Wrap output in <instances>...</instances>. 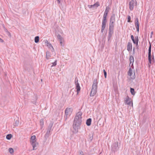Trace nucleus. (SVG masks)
I'll return each mask as SVG.
<instances>
[{"mask_svg":"<svg viewBox=\"0 0 155 155\" xmlns=\"http://www.w3.org/2000/svg\"><path fill=\"white\" fill-rule=\"evenodd\" d=\"M82 113L81 111L78 112L75 117L73 124V130L74 133L76 134L78 132V130L80 128L81 124Z\"/></svg>","mask_w":155,"mask_h":155,"instance_id":"obj_1","label":"nucleus"},{"mask_svg":"<svg viewBox=\"0 0 155 155\" xmlns=\"http://www.w3.org/2000/svg\"><path fill=\"white\" fill-rule=\"evenodd\" d=\"M97 84L98 82L97 81V79H94L92 85V87L90 93V96H94L97 93Z\"/></svg>","mask_w":155,"mask_h":155,"instance_id":"obj_2","label":"nucleus"},{"mask_svg":"<svg viewBox=\"0 0 155 155\" xmlns=\"http://www.w3.org/2000/svg\"><path fill=\"white\" fill-rule=\"evenodd\" d=\"M128 75L130 77L131 79H134L135 77V72L133 67L132 68H130L128 71Z\"/></svg>","mask_w":155,"mask_h":155,"instance_id":"obj_3","label":"nucleus"},{"mask_svg":"<svg viewBox=\"0 0 155 155\" xmlns=\"http://www.w3.org/2000/svg\"><path fill=\"white\" fill-rule=\"evenodd\" d=\"M115 14H113L111 16L110 22V26L109 28L110 29H113L114 27V23L115 21Z\"/></svg>","mask_w":155,"mask_h":155,"instance_id":"obj_4","label":"nucleus"},{"mask_svg":"<svg viewBox=\"0 0 155 155\" xmlns=\"http://www.w3.org/2000/svg\"><path fill=\"white\" fill-rule=\"evenodd\" d=\"M72 108H67L65 111V119L67 120L68 118L70 116L72 113Z\"/></svg>","mask_w":155,"mask_h":155,"instance_id":"obj_5","label":"nucleus"},{"mask_svg":"<svg viewBox=\"0 0 155 155\" xmlns=\"http://www.w3.org/2000/svg\"><path fill=\"white\" fill-rule=\"evenodd\" d=\"M124 101L125 104L130 105L131 104V106H133V104L131 98L127 96L126 97L124 98Z\"/></svg>","mask_w":155,"mask_h":155,"instance_id":"obj_6","label":"nucleus"},{"mask_svg":"<svg viewBox=\"0 0 155 155\" xmlns=\"http://www.w3.org/2000/svg\"><path fill=\"white\" fill-rule=\"evenodd\" d=\"M74 83L76 85V89L77 94H78L80 91L81 87L80 86L78 82V79L77 78L75 79Z\"/></svg>","mask_w":155,"mask_h":155,"instance_id":"obj_7","label":"nucleus"},{"mask_svg":"<svg viewBox=\"0 0 155 155\" xmlns=\"http://www.w3.org/2000/svg\"><path fill=\"white\" fill-rule=\"evenodd\" d=\"M53 124H50L49 125L48 127V128L47 130V132L45 135V137L46 138H48L50 133V132L51 130V128L52 127Z\"/></svg>","mask_w":155,"mask_h":155,"instance_id":"obj_8","label":"nucleus"},{"mask_svg":"<svg viewBox=\"0 0 155 155\" xmlns=\"http://www.w3.org/2000/svg\"><path fill=\"white\" fill-rule=\"evenodd\" d=\"M131 38L132 40L133 41V43L134 44H136L137 46L138 45L139 40L138 37L136 36L135 37V38H134L133 35H132L131 36Z\"/></svg>","mask_w":155,"mask_h":155,"instance_id":"obj_9","label":"nucleus"},{"mask_svg":"<svg viewBox=\"0 0 155 155\" xmlns=\"http://www.w3.org/2000/svg\"><path fill=\"white\" fill-rule=\"evenodd\" d=\"M57 38L60 41V45L62 46H63L64 45L63 44L64 42V39L60 35H57Z\"/></svg>","mask_w":155,"mask_h":155,"instance_id":"obj_10","label":"nucleus"},{"mask_svg":"<svg viewBox=\"0 0 155 155\" xmlns=\"http://www.w3.org/2000/svg\"><path fill=\"white\" fill-rule=\"evenodd\" d=\"M136 3H135L134 1L133 0H131L129 2V8L130 10L132 11L134 8V6Z\"/></svg>","mask_w":155,"mask_h":155,"instance_id":"obj_11","label":"nucleus"},{"mask_svg":"<svg viewBox=\"0 0 155 155\" xmlns=\"http://www.w3.org/2000/svg\"><path fill=\"white\" fill-rule=\"evenodd\" d=\"M100 6V4L98 2H97L96 3L94 4L93 5H87V7L88 8H90L91 9L93 8H97V7H98Z\"/></svg>","mask_w":155,"mask_h":155,"instance_id":"obj_12","label":"nucleus"},{"mask_svg":"<svg viewBox=\"0 0 155 155\" xmlns=\"http://www.w3.org/2000/svg\"><path fill=\"white\" fill-rule=\"evenodd\" d=\"M110 9V8L109 6L106 7L103 15V18L106 19L108 12Z\"/></svg>","mask_w":155,"mask_h":155,"instance_id":"obj_13","label":"nucleus"},{"mask_svg":"<svg viewBox=\"0 0 155 155\" xmlns=\"http://www.w3.org/2000/svg\"><path fill=\"white\" fill-rule=\"evenodd\" d=\"M31 143L33 147V150H35L37 149L38 145V143L37 142H33L32 143Z\"/></svg>","mask_w":155,"mask_h":155,"instance_id":"obj_14","label":"nucleus"},{"mask_svg":"<svg viewBox=\"0 0 155 155\" xmlns=\"http://www.w3.org/2000/svg\"><path fill=\"white\" fill-rule=\"evenodd\" d=\"M113 29H110L109 28V31L108 34V41H109L110 39L112 34L113 33Z\"/></svg>","mask_w":155,"mask_h":155,"instance_id":"obj_15","label":"nucleus"},{"mask_svg":"<svg viewBox=\"0 0 155 155\" xmlns=\"http://www.w3.org/2000/svg\"><path fill=\"white\" fill-rule=\"evenodd\" d=\"M127 49L129 51H131L132 49V44L130 42H128L127 45Z\"/></svg>","mask_w":155,"mask_h":155,"instance_id":"obj_16","label":"nucleus"},{"mask_svg":"<svg viewBox=\"0 0 155 155\" xmlns=\"http://www.w3.org/2000/svg\"><path fill=\"white\" fill-rule=\"evenodd\" d=\"M107 21L106 19L103 18L102 21V26L101 28L104 29L105 27Z\"/></svg>","mask_w":155,"mask_h":155,"instance_id":"obj_17","label":"nucleus"},{"mask_svg":"<svg viewBox=\"0 0 155 155\" xmlns=\"http://www.w3.org/2000/svg\"><path fill=\"white\" fill-rule=\"evenodd\" d=\"M45 43H46V45L49 48H52L53 49H54V48L51 45V44L49 42H48L47 40H46L45 41Z\"/></svg>","mask_w":155,"mask_h":155,"instance_id":"obj_18","label":"nucleus"},{"mask_svg":"<svg viewBox=\"0 0 155 155\" xmlns=\"http://www.w3.org/2000/svg\"><path fill=\"white\" fill-rule=\"evenodd\" d=\"M35 142L36 141V137L35 135H33L31 137L30 143H32L33 142Z\"/></svg>","mask_w":155,"mask_h":155,"instance_id":"obj_19","label":"nucleus"},{"mask_svg":"<svg viewBox=\"0 0 155 155\" xmlns=\"http://www.w3.org/2000/svg\"><path fill=\"white\" fill-rule=\"evenodd\" d=\"M129 59L130 61V64L132 63V65L133 66V63L134 61V59L133 56H130Z\"/></svg>","mask_w":155,"mask_h":155,"instance_id":"obj_20","label":"nucleus"},{"mask_svg":"<svg viewBox=\"0 0 155 155\" xmlns=\"http://www.w3.org/2000/svg\"><path fill=\"white\" fill-rule=\"evenodd\" d=\"M91 118H89L87 119L86 121V124L88 126H89L91 124Z\"/></svg>","mask_w":155,"mask_h":155,"instance_id":"obj_21","label":"nucleus"},{"mask_svg":"<svg viewBox=\"0 0 155 155\" xmlns=\"http://www.w3.org/2000/svg\"><path fill=\"white\" fill-rule=\"evenodd\" d=\"M135 26L138 32L139 31V22H135Z\"/></svg>","mask_w":155,"mask_h":155,"instance_id":"obj_22","label":"nucleus"},{"mask_svg":"<svg viewBox=\"0 0 155 155\" xmlns=\"http://www.w3.org/2000/svg\"><path fill=\"white\" fill-rule=\"evenodd\" d=\"M51 57L50 53L48 51H47L46 54V58L47 59H48Z\"/></svg>","mask_w":155,"mask_h":155,"instance_id":"obj_23","label":"nucleus"},{"mask_svg":"<svg viewBox=\"0 0 155 155\" xmlns=\"http://www.w3.org/2000/svg\"><path fill=\"white\" fill-rule=\"evenodd\" d=\"M19 122L18 120H16L15 121V122L13 124V125L14 126H17L19 124Z\"/></svg>","mask_w":155,"mask_h":155,"instance_id":"obj_24","label":"nucleus"},{"mask_svg":"<svg viewBox=\"0 0 155 155\" xmlns=\"http://www.w3.org/2000/svg\"><path fill=\"white\" fill-rule=\"evenodd\" d=\"M40 123L41 126V128H42L43 127V125H44V120L43 119H42L40 120Z\"/></svg>","mask_w":155,"mask_h":155,"instance_id":"obj_25","label":"nucleus"},{"mask_svg":"<svg viewBox=\"0 0 155 155\" xmlns=\"http://www.w3.org/2000/svg\"><path fill=\"white\" fill-rule=\"evenodd\" d=\"M151 45L150 43V46L149 48L148 49V55H151Z\"/></svg>","mask_w":155,"mask_h":155,"instance_id":"obj_26","label":"nucleus"},{"mask_svg":"<svg viewBox=\"0 0 155 155\" xmlns=\"http://www.w3.org/2000/svg\"><path fill=\"white\" fill-rule=\"evenodd\" d=\"M39 40V37L37 36L35 37V43H37L38 42Z\"/></svg>","mask_w":155,"mask_h":155,"instance_id":"obj_27","label":"nucleus"},{"mask_svg":"<svg viewBox=\"0 0 155 155\" xmlns=\"http://www.w3.org/2000/svg\"><path fill=\"white\" fill-rule=\"evenodd\" d=\"M12 137V135L11 134H8L6 137V138L7 139L9 140Z\"/></svg>","mask_w":155,"mask_h":155,"instance_id":"obj_28","label":"nucleus"},{"mask_svg":"<svg viewBox=\"0 0 155 155\" xmlns=\"http://www.w3.org/2000/svg\"><path fill=\"white\" fill-rule=\"evenodd\" d=\"M130 92L132 95H134L135 94V93L134 92V88H130Z\"/></svg>","mask_w":155,"mask_h":155,"instance_id":"obj_29","label":"nucleus"},{"mask_svg":"<svg viewBox=\"0 0 155 155\" xmlns=\"http://www.w3.org/2000/svg\"><path fill=\"white\" fill-rule=\"evenodd\" d=\"M9 151L10 153L12 154L14 152V150L12 148H10L9 149Z\"/></svg>","mask_w":155,"mask_h":155,"instance_id":"obj_30","label":"nucleus"},{"mask_svg":"<svg viewBox=\"0 0 155 155\" xmlns=\"http://www.w3.org/2000/svg\"><path fill=\"white\" fill-rule=\"evenodd\" d=\"M148 59L149 63L150 64L151 63V55H148Z\"/></svg>","mask_w":155,"mask_h":155,"instance_id":"obj_31","label":"nucleus"},{"mask_svg":"<svg viewBox=\"0 0 155 155\" xmlns=\"http://www.w3.org/2000/svg\"><path fill=\"white\" fill-rule=\"evenodd\" d=\"M52 65L51 66V67L55 66L57 64V61H55L54 62L52 63Z\"/></svg>","mask_w":155,"mask_h":155,"instance_id":"obj_32","label":"nucleus"},{"mask_svg":"<svg viewBox=\"0 0 155 155\" xmlns=\"http://www.w3.org/2000/svg\"><path fill=\"white\" fill-rule=\"evenodd\" d=\"M131 19L130 17V15H128L127 16V22H130V20Z\"/></svg>","mask_w":155,"mask_h":155,"instance_id":"obj_33","label":"nucleus"},{"mask_svg":"<svg viewBox=\"0 0 155 155\" xmlns=\"http://www.w3.org/2000/svg\"><path fill=\"white\" fill-rule=\"evenodd\" d=\"M103 72L104 73V77L105 78H106L107 76V72L105 70H103Z\"/></svg>","mask_w":155,"mask_h":155,"instance_id":"obj_34","label":"nucleus"},{"mask_svg":"<svg viewBox=\"0 0 155 155\" xmlns=\"http://www.w3.org/2000/svg\"><path fill=\"white\" fill-rule=\"evenodd\" d=\"M79 155H84V153L82 151H80Z\"/></svg>","mask_w":155,"mask_h":155,"instance_id":"obj_35","label":"nucleus"},{"mask_svg":"<svg viewBox=\"0 0 155 155\" xmlns=\"http://www.w3.org/2000/svg\"><path fill=\"white\" fill-rule=\"evenodd\" d=\"M5 31H7V32H8V35H9V36H11V34H10V33L8 32V31H7V29H5Z\"/></svg>","mask_w":155,"mask_h":155,"instance_id":"obj_36","label":"nucleus"},{"mask_svg":"<svg viewBox=\"0 0 155 155\" xmlns=\"http://www.w3.org/2000/svg\"><path fill=\"white\" fill-rule=\"evenodd\" d=\"M115 146L116 147L115 148V149H116L117 147H118V145L117 143H115Z\"/></svg>","mask_w":155,"mask_h":155,"instance_id":"obj_37","label":"nucleus"},{"mask_svg":"<svg viewBox=\"0 0 155 155\" xmlns=\"http://www.w3.org/2000/svg\"><path fill=\"white\" fill-rule=\"evenodd\" d=\"M135 22H139L137 18L136 19V20L135 21Z\"/></svg>","mask_w":155,"mask_h":155,"instance_id":"obj_38","label":"nucleus"},{"mask_svg":"<svg viewBox=\"0 0 155 155\" xmlns=\"http://www.w3.org/2000/svg\"><path fill=\"white\" fill-rule=\"evenodd\" d=\"M3 42V40L0 38V42Z\"/></svg>","mask_w":155,"mask_h":155,"instance_id":"obj_39","label":"nucleus"},{"mask_svg":"<svg viewBox=\"0 0 155 155\" xmlns=\"http://www.w3.org/2000/svg\"><path fill=\"white\" fill-rule=\"evenodd\" d=\"M57 1L58 2V3L59 4L60 3V0H57Z\"/></svg>","mask_w":155,"mask_h":155,"instance_id":"obj_40","label":"nucleus"},{"mask_svg":"<svg viewBox=\"0 0 155 155\" xmlns=\"http://www.w3.org/2000/svg\"><path fill=\"white\" fill-rule=\"evenodd\" d=\"M104 30V29L101 28V32L103 33V32Z\"/></svg>","mask_w":155,"mask_h":155,"instance_id":"obj_41","label":"nucleus"},{"mask_svg":"<svg viewBox=\"0 0 155 155\" xmlns=\"http://www.w3.org/2000/svg\"><path fill=\"white\" fill-rule=\"evenodd\" d=\"M135 48H134L133 49V52L134 51Z\"/></svg>","mask_w":155,"mask_h":155,"instance_id":"obj_42","label":"nucleus"},{"mask_svg":"<svg viewBox=\"0 0 155 155\" xmlns=\"http://www.w3.org/2000/svg\"><path fill=\"white\" fill-rule=\"evenodd\" d=\"M150 65L149 64V67H150Z\"/></svg>","mask_w":155,"mask_h":155,"instance_id":"obj_43","label":"nucleus"},{"mask_svg":"<svg viewBox=\"0 0 155 155\" xmlns=\"http://www.w3.org/2000/svg\"><path fill=\"white\" fill-rule=\"evenodd\" d=\"M112 148L113 149L114 148V147H112Z\"/></svg>","mask_w":155,"mask_h":155,"instance_id":"obj_44","label":"nucleus"}]
</instances>
